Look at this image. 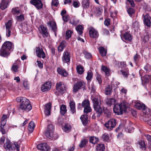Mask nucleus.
Here are the masks:
<instances>
[{"instance_id":"f3484780","label":"nucleus","mask_w":151,"mask_h":151,"mask_svg":"<svg viewBox=\"0 0 151 151\" xmlns=\"http://www.w3.org/2000/svg\"><path fill=\"white\" fill-rule=\"evenodd\" d=\"M89 32L90 36L92 38H96L99 36L97 31L93 28H91L89 29Z\"/></svg>"},{"instance_id":"f704fd0d","label":"nucleus","mask_w":151,"mask_h":151,"mask_svg":"<svg viewBox=\"0 0 151 151\" xmlns=\"http://www.w3.org/2000/svg\"><path fill=\"white\" fill-rule=\"evenodd\" d=\"M112 88L109 85H108L105 88V93L106 95L110 94L111 92Z\"/></svg>"},{"instance_id":"680f3d73","label":"nucleus","mask_w":151,"mask_h":151,"mask_svg":"<svg viewBox=\"0 0 151 151\" xmlns=\"http://www.w3.org/2000/svg\"><path fill=\"white\" fill-rule=\"evenodd\" d=\"M73 5L74 7L77 8L79 6L80 3L78 1H74L73 3Z\"/></svg>"},{"instance_id":"864d4df0","label":"nucleus","mask_w":151,"mask_h":151,"mask_svg":"<svg viewBox=\"0 0 151 151\" xmlns=\"http://www.w3.org/2000/svg\"><path fill=\"white\" fill-rule=\"evenodd\" d=\"M120 73L124 76V77L125 78H127L129 75V72L128 71H124L123 70H120Z\"/></svg>"},{"instance_id":"412c9836","label":"nucleus","mask_w":151,"mask_h":151,"mask_svg":"<svg viewBox=\"0 0 151 151\" xmlns=\"http://www.w3.org/2000/svg\"><path fill=\"white\" fill-rule=\"evenodd\" d=\"M48 25L50 26L52 30L54 32L55 36H56L57 27L56 23L53 22H50L47 23Z\"/></svg>"},{"instance_id":"c9c22d12","label":"nucleus","mask_w":151,"mask_h":151,"mask_svg":"<svg viewBox=\"0 0 151 151\" xmlns=\"http://www.w3.org/2000/svg\"><path fill=\"white\" fill-rule=\"evenodd\" d=\"M20 12V9L19 7H16L12 9L11 13L13 15L19 14Z\"/></svg>"},{"instance_id":"72a5a7b5","label":"nucleus","mask_w":151,"mask_h":151,"mask_svg":"<svg viewBox=\"0 0 151 151\" xmlns=\"http://www.w3.org/2000/svg\"><path fill=\"white\" fill-rule=\"evenodd\" d=\"M123 37L125 40L128 41H131L132 39L131 35L128 32H126L123 35Z\"/></svg>"},{"instance_id":"9b49d317","label":"nucleus","mask_w":151,"mask_h":151,"mask_svg":"<svg viewBox=\"0 0 151 151\" xmlns=\"http://www.w3.org/2000/svg\"><path fill=\"white\" fill-rule=\"evenodd\" d=\"M36 54L38 57L44 59L45 58V53L42 50L40 47L36 48Z\"/></svg>"},{"instance_id":"603ef678","label":"nucleus","mask_w":151,"mask_h":151,"mask_svg":"<svg viewBox=\"0 0 151 151\" xmlns=\"http://www.w3.org/2000/svg\"><path fill=\"white\" fill-rule=\"evenodd\" d=\"M12 21L11 20H9L6 24V29H11L12 25Z\"/></svg>"},{"instance_id":"09e8293b","label":"nucleus","mask_w":151,"mask_h":151,"mask_svg":"<svg viewBox=\"0 0 151 151\" xmlns=\"http://www.w3.org/2000/svg\"><path fill=\"white\" fill-rule=\"evenodd\" d=\"M16 19L17 21H22L24 19V15L21 14L19 16H17L16 17Z\"/></svg>"},{"instance_id":"a18cd8bd","label":"nucleus","mask_w":151,"mask_h":151,"mask_svg":"<svg viewBox=\"0 0 151 151\" xmlns=\"http://www.w3.org/2000/svg\"><path fill=\"white\" fill-rule=\"evenodd\" d=\"M99 141V139L95 137H91L90 139V142L92 144H95Z\"/></svg>"},{"instance_id":"58836bf2","label":"nucleus","mask_w":151,"mask_h":151,"mask_svg":"<svg viewBox=\"0 0 151 151\" xmlns=\"http://www.w3.org/2000/svg\"><path fill=\"white\" fill-rule=\"evenodd\" d=\"M105 149L104 146L103 144H99L97 146L96 150L97 151H104Z\"/></svg>"},{"instance_id":"37998d69","label":"nucleus","mask_w":151,"mask_h":151,"mask_svg":"<svg viewBox=\"0 0 151 151\" xmlns=\"http://www.w3.org/2000/svg\"><path fill=\"white\" fill-rule=\"evenodd\" d=\"M73 32L70 30H68L66 31L65 33L66 38L67 39H68L71 37V35L73 34Z\"/></svg>"},{"instance_id":"774afa93","label":"nucleus","mask_w":151,"mask_h":151,"mask_svg":"<svg viewBox=\"0 0 151 151\" xmlns=\"http://www.w3.org/2000/svg\"><path fill=\"white\" fill-rule=\"evenodd\" d=\"M145 115H147L148 116H151V110L149 109H146L145 111Z\"/></svg>"},{"instance_id":"5fc2aeb1","label":"nucleus","mask_w":151,"mask_h":151,"mask_svg":"<svg viewBox=\"0 0 151 151\" xmlns=\"http://www.w3.org/2000/svg\"><path fill=\"white\" fill-rule=\"evenodd\" d=\"M140 58V56L137 54H136L134 55L133 58L134 60L135 63H136L139 60Z\"/></svg>"},{"instance_id":"0eeeda50","label":"nucleus","mask_w":151,"mask_h":151,"mask_svg":"<svg viewBox=\"0 0 151 151\" xmlns=\"http://www.w3.org/2000/svg\"><path fill=\"white\" fill-rule=\"evenodd\" d=\"M85 83L83 81H81L76 83L74 85L73 92L76 93L78 90L81 88L84 87Z\"/></svg>"},{"instance_id":"de8ad7c7","label":"nucleus","mask_w":151,"mask_h":151,"mask_svg":"<svg viewBox=\"0 0 151 151\" xmlns=\"http://www.w3.org/2000/svg\"><path fill=\"white\" fill-rule=\"evenodd\" d=\"M82 6L84 8H87L89 6V1L88 0H84L82 1Z\"/></svg>"},{"instance_id":"aec40b11","label":"nucleus","mask_w":151,"mask_h":151,"mask_svg":"<svg viewBox=\"0 0 151 151\" xmlns=\"http://www.w3.org/2000/svg\"><path fill=\"white\" fill-rule=\"evenodd\" d=\"M51 107V104L50 103H48L45 105V113L46 115L49 116L50 115Z\"/></svg>"},{"instance_id":"4468645a","label":"nucleus","mask_w":151,"mask_h":151,"mask_svg":"<svg viewBox=\"0 0 151 151\" xmlns=\"http://www.w3.org/2000/svg\"><path fill=\"white\" fill-rule=\"evenodd\" d=\"M70 56L67 51L65 50L63 53L62 57V61L64 63H68L70 62Z\"/></svg>"},{"instance_id":"c03bdc74","label":"nucleus","mask_w":151,"mask_h":151,"mask_svg":"<svg viewBox=\"0 0 151 151\" xmlns=\"http://www.w3.org/2000/svg\"><path fill=\"white\" fill-rule=\"evenodd\" d=\"M99 50L100 54L102 56H104L106 55V51L104 47H100L99 48Z\"/></svg>"},{"instance_id":"e433bc0d","label":"nucleus","mask_w":151,"mask_h":151,"mask_svg":"<svg viewBox=\"0 0 151 151\" xmlns=\"http://www.w3.org/2000/svg\"><path fill=\"white\" fill-rule=\"evenodd\" d=\"M101 69L105 73L106 76H108L110 75V70L106 66H102L101 67Z\"/></svg>"},{"instance_id":"6ab92c4d","label":"nucleus","mask_w":151,"mask_h":151,"mask_svg":"<svg viewBox=\"0 0 151 151\" xmlns=\"http://www.w3.org/2000/svg\"><path fill=\"white\" fill-rule=\"evenodd\" d=\"M10 53V52L1 46L0 50V56L4 57H7Z\"/></svg>"},{"instance_id":"7c9ffc66","label":"nucleus","mask_w":151,"mask_h":151,"mask_svg":"<svg viewBox=\"0 0 151 151\" xmlns=\"http://www.w3.org/2000/svg\"><path fill=\"white\" fill-rule=\"evenodd\" d=\"M71 127L70 124L68 123H65L63 129L65 132H68L71 130Z\"/></svg>"},{"instance_id":"2eb2a0df","label":"nucleus","mask_w":151,"mask_h":151,"mask_svg":"<svg viewBox=\"0 0 151 151\" xmlns=\"http://www.w3.org/2000/svg\"><path fill=\"white\" fill-rule=\"evenodd\" d=\"M37 148L41 151H48L50 148L46 143L38 144L37 146Z\"/></svg>"},{"instance_id":"13d9d810","label":"nucleus","mask_w":151,"mask_h":151,"mask_svg":"<svg viewBox=\"0 0 151 151\" xmlns=\"http://www.w3.org/2000/svg\"><path fill=\"white\" fill-rule=\"evenodd\" d=\"M23 85L24 87L26 89H28L29 88V84L28 83L27 81L25 80L23 81Z\"/></svg>"},{"instance_id":"0e129e2a","label":"nucleus","mask_w":151,"mask_h":151,"mask_svg":"<svg viewBox=\"0 0 151 151\" xmlns=\"http://www.w3.org/2000/svg\"><path fill=\"white\" fill-rule=\"evenodd\" d=\"M59 4V2L58 0H52V6H57Z\"/></svg>"},{"instance_id":"4be33fe9","label":"nucleus","mask_w":151,"mask_h":151,"mask_svg":"<svg viewBox=\"0 0 151 151\" xmlns=\"http://www.w3.org/2000/svg\"><path fill=\"white\" fill-rule=\"evenodd\" d=\"M121 107L119 104H114L113 110L115 113L118 115H121L123 114L121 109Z\"/></svg>"},{"instance_id":"ea45409f","label":"nucleus","mask_w":151,"mask_h":151,"mask_svg":"<svg viewBox=\"0 0 151 151\" xmlns=\"http://www.w3.org/2000/svg\"><path fill=\"white\" fill-rule=\"evenodd\" d=\"M87 142L88 141L86 139H84L82 140L79 144V147L81 148L85 147Z\"/></svg>"},{"instance_id":"39448f33","label":"nucleus","mask_w":151,"mask_h":151,"mask_svg":"<svg viewBox=\"0 0 151 151\" xmlns=\"http://www.w3.org/2000/svg\"><path fill=\"white\" fill-rule=\"evenodd\" d=\"M82 106L84 108V112L87 114L91 111V109L90 106V102L88 100H85L82 103Z\"/></svg>"},{"instance_id":"052dcab7","label":"nucleus","mask_w":151,"mask_h":151,"mask_svg":"<svg viewBox=\"0 0 151 151\" xmlns=\"http://www.w3.org/2000/svg\"><path fill=\"white\" fill-rule=\"evenodd\" d=\"M3 124H1V131L2 133V134H3L5 133V131L4 129V127L5 126V123L4 122Z\"/></svg>"},{"instance_id":"8fccbe9b","label":"nucleus","mask_w":151,"mask_h":151,"mask_svg":"<svg viewBox=\"0 0 151 151\" xmlns=\"http://www.w3.org/2000/svg\"><path fill=\"white\" fill-rule=\"evenodd\" d=\"M104 113L106 116L107 118H110L111 117V112L106 108L104 109Z\"/></svg>"},{"instance_id":"c85d7f7f","label":"nucleus","mask_w":151,"mask_h":151,"mask_svg":"<svg viewBox=\"0 0 151 151\" xmlns=\"http://www.w3.org/2000/svg\"><path fill=\"white\" fill-rule=\"evenodd\" d=\"M121 107V109L122 112L123 113V111L125 112L126 109L128 107V106L127 103L125 102H123L121 103L120 104H119Z\"/></svg>"},{"instance_id":"f257e3e1","label":"nucleus","mask_w":151,"mask_h":151,"mask_svg":"<svg viewBox=\"0 0 151 151\" xmlns=\"http://www.w3.org/2000/svg\"><path fill=\"white\" fill-rule=\"evenodd\" d=\"M92 99L94 108L97 114L96 116L99 117L102 115L103 113V109L100 106L101 103L99 99V97L98 96L94 97L93 96H92Z\"/></svg>"},{"instance_id":"473e14b6","label":"nucleus","mask_w":151,"mask_h":151,"mask_svg":"<svg viewBox=\"0 0 151 151\" xmlns=\"http://www.w3.org/2000/svg\"><path fill=\"white\" fill-rule=\"evenodd\" d=\"M67 111L66 106L64 104L62 105L60 107V112L61 114L64 116L66 112Z\"/></svg>"},{"instance_id":"e2e57ef3","label":"nucleus","mask_w":151,"mask_h":151,"mask_svg":"<svg viewBox=\"0 0 151 151\" xmlns=\"http://www.w3.org/2000/svg\"><path fill=\"white\" fill-rule=\"evenodd\" d=\"M7 116L6 115H3L2 118V120L1 124H3V122H4L5 124L6 121V119L7 118Z\"/></svg>"},{"instance_id":"49530a36","label":"nucleus","mask_w":151,"mask_h":151,"mask_svg":"<svg viewBox=\"0 0 151 151\" xmlns=\"http://www.w3.org/2000/svg\"><path fill=\"white\" fill-rule=\"evenodd\" d=\"M93 74L91 70H89L88 71L87 73V76L86 77L87 80H91V79Z\"/></svg>"},{"instance_id":"bb28decb","label":"nucleus","mask_w":151,"mask_h":151,"mask_svg":"<svg viewBox=\"0 0 151 151\" xmlns=\"http://www.w3.org/2000/svg\"><path fill=\"white\" fill-rule=\"evenodd\" d=\"M69 106L70 108V110L73 114L76 112L75 104L74 102L73 101L70 100L69 102Z\"/></svg>"},{"instance_id":"393cba45","label":"nucleus","mask_w":151,"mask_h":151,"mask_svg":"<svg viewBox=\"0 0 151 151\" xmlns=\"http://www.w3.org/2000/svg\"><path fill=\"white\" fill-rule=\"evenodd\" d=\"M135 107L139 110H144L146 109L145 105L142 103L137 102L135 105Z\"/></svg>"},{"instance_id":"c756f323","label":"nucleus","mask_w":151,"mask_h":151,"mask_svg":"<svg viewBox=\"0 0 151 151\" xmlns=\"http://www.w3.org/2000/svg\"><path fill=\"white\" fill-rule=\"evenodd\" d=\"M76 29L78 34L81 35L83 33V26L81 25H78L76 27Z\"/></svg>"},{"instance_id":"1a4fd4ad","label":"nucleus","mask_w":151,"mask_h":151,"mask_svg":"<svg viewBox=\"0 0 151 151\" xmlns=\"http://www.w3.org/2000/svg\"><path fill=\"white\" fill-rule=\"evenodd\" d=\"M40 33L43 37H47L49 33L47 28L43 25H40L39 28Z\"/></svg>"},{"instance_id":"6e6d98bb","label":"nucleus","mask_w":151,"mask_h":151,"mask_svg":"<svg viewBox=\"0 0 151 151\" xmlns=\"http://www.w3.org/2000/svg\"><path fill=\"white\" fill-rule=\"evenodd\" d=\"M14 145L17 151H19L20 143L18 142H14Z\"/></svg>"},{"instance_id":"79ce46f5","label":"nucleus","mask_w":151,"mask_h":151,"mask_svg":"<svg viewBox=\"0 0 151 151\" xmlns=\"http://www.w3.org/2000/svg\"><path fill=\"white\" fill-rule=\"evenodd\" d=\"M76 69L78 73L80 74H82L84 71L83 67L81 65L77 66Z\"/></svg>"},{"instance_id":"3c124183","label":"nucleus","mask_w":151,"mask_h":151,"mask_svg":"<svg viewBox=\"0 0 151 151\" xmlns=\"http://www.w3.org/2000/svg\"><path fill=\"white\" fill-rule=\"evenodd\" d=\"M102 137L103 140L106 142L108 141L109 139V135L106 133L102 135Z\"/></svg>"},{"instance_id":"7ed1b4c3","label":"nucleus","mask_w":151,"mask_h":151,"mask_svg":"<svg viewBox=\"0 0 151 151\" xmlns=\"http://www.w3.org/2000/svg\"><path fill=\"white\" fill-rule=\"evenodd\" d=\"M32 109L31 105L30 104L29 101L26 98H24L23 101L21 102L19 105V110H26L29 111Z\"/></svg>"},{"instance_id":"f8f14e48","label":"nucleus","mask_w":151,"mask_h":151,"mask_svg":"<svg viewBox=\"0 0 151 151\" xmlns=\"http://www.w3.org/2000/svg\"><path fill=\"white\" fill-rule=\"evenodd\" d=\"M144 17L143 22L145 26L148 27H150L151 21H150L151 18L148 14L145 15H143Z\"/></svg>"},{"instance_id":"bf43d9fd","label":"nucleus","mask_w":151,"mask_h":151,"mask_svg":"<svg viewBox=\"0 0 151 151\" xmlns=\"http://www.w3.org/2000/svg\"><path fill=\"white\" fill-rule=\"evenodd\" d=\"M139 144L140 145V147L142 149H145L146 148L145 142L143 141H141L139 142Z\"/></svg>"},{"instance_id":"423d86ee","label":"nucleus","mask_w":151,"mask_h":151,"mask_svg":"<svg viewBox=\"0 0 151 151\" xmlns=\"http://www.w3.org/2000/svg\"><path fill=\"white\" fill-rule=\"evenodd\" d=\"M54 129L52 125L50 124L48 125L47 130L45 132V135L49 139L52 138L53 137V132Z\"/></svg>"},{"instance_id":"69168bd1","label":"nucleus","mask_w":151,"mask_h":151,"mask_svg":"<svg viewBox=\"0 0 151 151\" xmlns=\"http://www.w3.org/2000/svg\"><path fill=\"white\" fill-rule=\"evenodd\" d=\"M5 93V91L2 88H0V98H2L4 96Z\"/></svg>"},{"instance_id":"ddd939ff","label":"nucleus","mask_w":151,"mask_h":151,"mask_svg":"<svg viewBox=\"0 0 151 151\" xmlns=\"http://www.w3.org/2000/svg\"><path fill=\"white\" fill-rule=\"evenodd\" d=\"M2 46L8 51H12L13 50L12 43L10 41H6L2 45Z\"/></svg>"},{"instance_id":"dca6fc26","label":"nucleus","mask_w":151,"mask_h":151,"mask_svg":"<svg viewBox=\"0 0 151 151\" xmlns=\"http://www.w3.org/2000/svg\"><path fill=\"white\" fill-rule=\"evenodd\" d=\"M51 87V83L48 81L45 83L41 87V90L42 92H45L50 90Z\"/></svg>"},{"instance_id":"f03ea898","label":"nucleus","mask_w":151,"mask_h":151,"mask_svg":"<svg viewBox=\"0 0 151 151\" xmlns=\"http://www.w3.org/2000/svg\"><path fill=\"white\" fill-rule=\"evenodd\" d=\"M55 87L56 90L55 92V94L56 95H62L66 91V86L62 82L57 83Z\"/></svg>"},{"instance_id":"338daca9","label":"nucleus","mask_w":151,"mask_h":151,"mask_svg":"<svg viewBox=\"0 0 151 151\" xmlns=\"http://www.w3.org/2000/svg\"><path fill=\"white\" fill-rule=\"evenodd\" d=\"M143 41L144 42H146L149 40V36L148 35H146L144 36L142 38Z\"/></svg>"},{"instance_id":"a878e982","label":"nucleus","mask_w":151,"mask_h":151,"mask_svg":"<svg viewBox=\"0 0 151 151\" xmlns=\"http://www.w3.org/2000/svg\"><path fill=\"white\" fill-rule=\"evenodd\" d=\"M80 119L83 125H86L88 123V116L87 115H83L81 116Z\"/></svg>"},{"instance_id":"a211bd4d","label":"nucleus","mask_w":151,"mask_h":151,"mask_svg":"<svg viewBox=\"0 0 151 151\" xmlns=\"http://www.w3.org/2000/svg\"><path fill=\"white\" fill-rule=\"evenodd\" d=\"M10 2L9 0H1L0 4V8L2 10L6 9Z\"/></svg>"},{"instance_id":"4d7b16f0","label":"nucleus","mask_w":151,"mask_h":151,"mask_svg":"<svg viewBox=\"0 0 151 151\" xmlns=\"http://www.w3.org/2000/svg\"><path fill=\"white\" fill-rule=\"evenodd\" d=\"M127 12L128 14L131 15L134 14V9L132 8H129L127 9Z\"/></svg>"},{"instance_id":"6e6552de","label":"nucleus","mask_w":151,"mask_h":151,"mask_svg":"<svg viewBox=\"0 0 151 151\" xmlns=\"http://www.w3.org/2000/svg\"><path fill=\"white\" fill-rule=\"evenodd\" d=\"M4 148L6 150V151H13L14 149V148H13L10 140L9 139L6 140V142L4 145Z\"/></svg>"},{"instance_id":"5701e85b","label":"nucleus","mask_w":151,"mask_h":151,"mask_svg":"<svg viewBox=\"0 0 151 151\" xmlns=\"http://www.w3.org/2000/svg\"><path fill=\"white\" fill-rule=\"evenodd\" d=\"M130 124L129 122H124L123 123L121 124L119 126V127L115 129V131L117 132L119 130L122 128H124L125 129L127 128L128 129H129L128 126H129Z\"/></svg>"},{"instance_id":"cd10ccee","label":"nucleus","mask_w":151,"mask_h":151,"mask_svg":"<svg viewBox=\"0 0 151 151\" xmlns=\"http://www.w3.org/2000/svg\"><path fill=\"white\" fill-rule=\"evenodd\" d=\"M66 46V42L65 41H63L60 43L58 46V50L59 52L62 51Z\"/></svg>"},{"instance_id":"b1692460","label":"nucleus","mask_w":151,"mask_h":151,"mask_svg":"<svg viewBox=\"0 0 151 151\" xmlns=\"http://www.w3.org/2000/svg\"><path fill=\"white\" fill-rule=\"evenodd\" d=\"M57 71L59 74L63 76L66 77L68 75L67 72L63 68H58Z\"/></svg>"},{"instance_id":"a19ab883","label":"nucleus","mask_w":151,"mask_h":151,"mask_svg":"<svg viewBox=\"0 0 151 151\" xmlns=\"http://www.w3.org/2000/svg\"><path fill=\"white\" fill-rule=\"evenodd\" d=\"M19 68V67L17 65L13 64L11 68V70L14 73L18 72Z\"/></svg>"},{"instance_id":"9d476101","label":"nucleus","mask_w":151,"mask_h":151,"mask_svg":"<svg viewBox=\"0 0 151 151\" xmlns=\"http://www.w3.org/2000/svg\"><path fill=\"white\" fill-rule=\"evenodd\" d=\"M30 3L35 6L37 9H41L43 6V4L40 0H32Z\"/></svg>"},{"instance_id":"4c0bfd02","label":"nucleus","mask_w":151,"mask_h":151,"mask_svg":"<svg viewBox=\"0 0 151 151\" xmlns=\"http://www.w3.org/2000/svg\"><path fill=\"white\" fill-rule=\"evenodd\" d=\"M35 127L34 123L32 121L30 122L29 123L28 127V130L29 131L32 132L34 130Z\"/></svg>"},{"instance_id":"2f4dec72","label":"nucleus","mask_w":151,"mask_h":151,"mask_svg":"<svg viewBox=\"0 0 151 151\" xmlns=\"http://www.w3.org/2000/svg\"><path fill=\"white\" fill-rule=\"evenodd\" d=\"M116 102V99L114 98L107 99L106 101V104L109 106L114 104Z\"/></svg>"},{"instance_id":"20e7f679","label":"nucleus","mask_w":151,"mask_h":151,"mask_svg":"<svg viewBox=\"0 0 151 151\" xmlns=\"http://www.w3.org/2000/svg\"><path fill=\"white\" fill-rule=\"evenodd\" d=\"M116 124V120L112 118L106 122L104 124V126L109 130H111L115 127Z\"/></svg>"}]
</instances>
